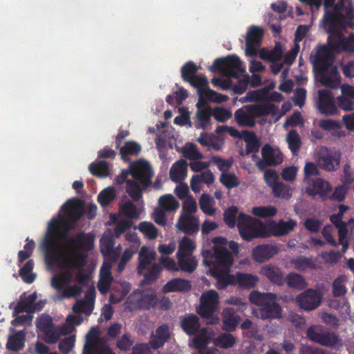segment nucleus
<instances>
[{"instance_id":"nucleus-35","label":"nucleus","mask_w":354,"mask_h":354,"mask_svg":"<svg viewBox=\"0 0 354 354\" xmlns=\"http://www.w3.org/2000/svg\"><path fill=\"white\" fill-rule=\"evenodd\" d=\"M180 205L172 194H165L158 199V207L167 212L176 211Z\"/></svg>"},{"instance_id":"nucleus-36","label":"nucleus","mask_w":354,"mask_h":354,"mask_svg":"<svg viewBox=\"0 0 354 354\" xmlns=\"http://www.w3.org/2000/svg\"><path fill=\"white\" fill-rule=\"evenodd\" d=\"M236 283L240 287L250 289L254 288L259 281L257 277L248 273L236 272Z\"/></svg>"},{"instance_id":"nucleus-48","label":"nucleus","mask_w":354,"mask_h":354,"mask_svg":"<svg viewBox=\"0 0 354 354\" xmlns=\"http://www.w3.org/2000/svg\"><path fill=\"white\" fill-rule=\"evenodd\" d=\"M178 258V263L180 270L188 273H192L198 266V261L195 257L187 256Z\"/></svg>"},{"instance_id":"nucleus-51","label":"nucleus","mask_w":354,"mask_h":354,"mask_svg":"<svg viewBox=\"0 0 354 354\" xmlns=\"http://www.w3.org/2000/svg\"><path fill=\"white\" fill-rule=\"evenodd\" d=\"M263 35L264 31L262 28L252 26L247 33L245 43H256L257 46H259Z\"/></svg>"},{"instance_id":"nucleus-37","label":"nucleus","mask_w":354,"mask_h":354,"mask_svg":"<svg viewBox=\"0 0 354 354\" xmlns=\"http://www.w3.org/2000/svg\"><path fill=\"white\" fill-rule=\"evenodd\" d=\"M291 266L297 270L304 272L307 269H315V263L305 256H300L290 260Z\"/></svg>"},{"instance_id":"nucleus-52","label":"nucleus","mask_w":354,"mask_h":354,"mask_svg":"<svg viewBox=\"0 0 354 354\" xmlns=\"http://www.w3.org/2000/svg\"><path fill=\"white\" fill-rule=\"evenodd\" d=\"M198 71V68L194 62H187L182 66L180 70L183 80L185 82H189L196 76Z\"/></svg>"},{"instance_id":"nucleus-42","label":"nucleus","mask_w":354,"mask_h":354,"mask_svg":"<svg viewBox=\"0 0 354 354\" xmlns=\"http://www.w3.org/2000/svg\"><path fill=\"white\" fill-rule=\"evenodd\" d=\"M193 87L197 88L198 95H207V90H211L208 86V80L205 75H196L188 82Z\"/></svg>"},{"instance_id":"nucleus-9","label":"nucleus","mask_w":354,"mask_h":354,"mask_svg":"<svg viewBox=\"0 0 354 354\" xmlns=\"http://www.w3.org/2000/svg\"><path fill=\"white\" fill-rule=\"evenodd\" d=\"M130 175L140 183L143 189H147L152 184L154 173L148 161L139 160L130 166Z\"/></svg>"},{"instance_id":"nucleus-53","label":"nucleus","mask_w":354,"mask_h":354,"mask_svg":"<svg viewBox=\"0 0 354 354\" xmlns=\"http://www.w3.org/2000/svg\"><path fill=\"white\" fill-rule=\"evenodd\" d=\"M272 190L273 195L277 198L289 199L292 196L289 185L281 182L275 183L272 187Z\"/></svg>"},{"instance_id":"nucleus-29","label":"nucleus","mask_w":354,"mask_h":354,"mask_svg":"<svg viewBox=\"0 0 354 354\" xmlns=\"http://www.w3.org/2000/svg\"><path fill=\"white\" fill-rule=\"evenodd\" d=\"M346 0H339L335 5L332 12L337 15L339 17L346 18L348 19H354V8L351 1L346 5Z\"/></svg>"},{"instance_id":"nucleus-16","label":"nucleus","mask_w":354,"mask_h":354,"mask_svg":"<svg viewBox=\"0 0 354 354\" xmlns=\"http://www.w3.org/2000/svg\"><path fill=\"white\" fill-rule=\"evenodd\" d=\"M333 187L330 183L322 178L313 179L306 188V193L315 198L319 196L321 198H326L331 194Z\"/></svg>"},{"instance_id":"nucleus-60","label":"nucleus","mask_w":354,"mask_h":354,"mask_svg":"<svg viewBox=\"0 0 354 354\" xmlns=\"http://www.w3.org/2000/svg\"><path fill=\"white\" fill-rule=\"evenodd\" d=\"M114 240L111 235H104L100 239V252L104 255H110L113 252Z\"/></svg>"},{"instance_id":"nucleus-14","label":"nucleus","mask_w":354,"mask_h":354,"mask_svg":"<svg viewBox=\"0 0 354 354\" xmlns=\"http://www.w3.org/2000/svg\"><path fill=\"white\" fill-rule=\"evenodd\" d=\"M317 106L319 112L325 115H334L338 112L333 93L326 89L319 91Z\"/></svg>"},{"instance_id":"nucleus-49","label":"nucleus","mask_w":354,"mask_h":354,"mask_svg":"<svg viewBox=\"0 0 354 354\" xmlns=\"http://www.w3.org/2000/svg\"><path fill=\"white\" fill-rule=\"evenodd\" d=\"M195 249L196 245L194 241L185 236L179 243L177 254H180L182 257L192 256V253Z\"/></svg>"},{"instance_id":"nucleus-12","label":"nucleus","mask_w":354,"mask_h":354,"mask_svg":"<svg viewBox=\"0 0 354 354\" xmlns=\"http://www.w3.org/2000/svg\"><path fill=\"white\" fill-rule=\"evenodd\" d=\"M262 158L259 159L256 165L260 170H264L268 166H276L283 160L282 153L275 150L269 145L266 144L261 149Z\"/></svg>"},{"instance_id":"nucleus-59","label":"nucleus","mask_w":354,"mask_h":354,"mask_svg":"<svg viewBox=\"0 0 354 354\" xmlns=\"http://www.w3.org/2000/svg\"><path fill=\"white\" fill-rule=\"evenodd\" d=\"M350 185H346L342 183V185L335 187L333 192L328 195L331 201H336L337 202H343L345 200L346 195L348 192Z\"/></svg>"},{"instance_id":"nucleus-19","label":"nucleus","mask_w":354,"mask_h":354,"mask_svg":"<svg viewBox=\"0 0 354 354\" xmlns=\"http://www.w3.org/2000/svg\"><path fill=\"white\" fill-rule=\"evenodd\" d=\"M171 337L169 327L167 324H163L159 326L151 336L149 345L151 348L158 350L162 348L166 342Z\"/></svg>"},{"instance_id":"nucleus-56","label":"nucleus","mask_w":354,"mask_h":354,"mask_svg":"<svg viewBox=\"0 0 354 354\" xmlns=\"http://www.w3.org/2000/svg\"><path fill=\"white\" fill-rule=\"evenodd\" d=\"M238 207L232 205L228 207L223 214V219L225 224L230 227L233 228L236 225V221H238Z\"/></svg>"},{"instance_id":"nucleus-17","label":"nucleus","mask_w":354,"mask_h":354,"mask_svg":"<svg viewBox=\"0 0 354 354\" xmlns=\"http://www.w3.org/2000/svg\"><path fill=\"white\" fill-rule=\"evenodd\" d=\"M180 326L183 331L189 336L207 330L205 328H201L199 317L193 313H186L184 316L180 317Z\"/></svg>"},{"instance_id":"nucleus-30","label":"nucleus","mask_w":354,"mask_h":354,"mask_svg":"<svg viewBox=\"0 0 354 354\" xmlns=\"http://www.w3.org/2000/svg\"><path fill=\"white\" fill-rule=\"evenodd\" d=\"M25 337L26 333L24 330H19L10 335L6 343L7 349L12 351H19L25 345Z\"/></svg>"},{"instance_id":"nucleus-8","label":"nucleus","mask_w":354,"mask_h":354,"mask_svg":"<svg viewBox=\"0 0 354 354\" xmlns=\"http://www.w3.org/2000/svg\"><path fill=\"white\" fill-rule=\"evenodd\" d=\"M308 338L313 342L331 348L342 346V340L338 335L333 332L323 333L319 327L312 326L306 330Z\"/></svg>"},{"instance_id":"nucleus-61","label":"nucleus","mask_w":354,"mask_h":354,"mask_svg":"<svg viewBox=\"0 0 354 354\" xmlns=\"http://www.w3.org/2000/svg\"><path fill=\"white\" fill-rule=\"evenodd\" d=\"M250 111L258 117L268 115L274 113V104H257L250 106Z\"/></svg>"},{"instance_id":"nucleus-7","label":"nucleus","mask_w":354,"mask_h":354,"mask_svg":"<svg viewBox=\"0 0 354 354\" xmlns=\"http://www.w3.org/2000/svg\"><path fill=\"white\" fill-rule=\"evenodd\" d=\"M209 70L211 71L217 70L228 78H238L240 73L245 71L241 59L234 54L216 59L213 64L209 66Z\"/></svg>"},{"instance_id":"nucleus-18","label":"nucleus","mask_w":354,"mask_h":354,"mask_svg":"<svg viewBox=\"0 0 354 354\" xmlns=\"http://www.w3.org/2000/svg\"><path fill=\"white\" fill-rule=\"evenodd\" d=\"M279 252V248L274 244H262L257 245L252 250V257L257 262H265Z\"/></svg>"},{"instance_id":"nucleus-62","label":"nucleus","mask_w":354,"mask_h":354,"mask_svg":"<svg viewBox=\"0 0 354 354\" xmlns=\"http://www.w3.org/2000/svg\"><path fill=\"white\" fill-rule=\"evenodd\" d=\"M139 230L145 234L149 239H154L158 236V230L156 226L147 221L140 223L138 225Z\"/></svg>"},{"instance_id":"nucleus-47","label":"nucleus","mask_w":354,"mask_h":354,"mask_svg":"<svg viewBox=\"0 0 354 354\" xmlns=\"http://www.w3.org/2000/svg\"><path fill=\"white\" fill-rule=\"evenodd\" d=\"M121 213L128 218L138 219L140 212L136 205L131 201L128 200L122 205H120Z\"/></svg>"},{"instance_id":"nucleus-63","label":"nucleus","mask_w":354,"mask_h":354,"mask_svg":"<svg viewBox=\"0 0 354 354\" xmlns=\"http://www.w3.org/2000/svg\"><path fill=\"white\" fill-rule=\"evenodd\" d=\"M220 181L228 189L236 187L240 184L238 178L233 173H223L220 176Z\"/></svg>"},{"instance_id":"nucleus-34","label":"nucleus","mask_w":354,"mask_h":354,"mask_svg":"<svg viewBox=\"0 0 354 354\" xmlns=\"http://www.w3.org/2000/svg\"><path fill=\"white\" fill-rule=\"evenodd\" d=\"M234 119L239 127H254L256 124L254 118L247 113L242 108L237 109L234 113Z\"/></svg>"},{"instance_id":"nucleus-21","label":"nucleus","mask_w":354,"mask_h":354,"mask_svg":"<svg viewBox=\"0 0 354 354\" xmlns=\"http://www.w3.org/2000/svg\"><path fill=\"white\" fill-rule=\"evenodd\" d=\"M222 329L226 332L236 330L240 321V316L236 314V311L232 307L223 309L222 312Z\"/></svg>"},{"instance_id":"nucleus-1","label":"nucleus","mask_w":354,"mask_h":354,"mask_svg":"<svg viewBox=\"0 0 354 354\" xmlns=\"http://www.w3.org/2000/svg\"><path fill=\"white\" fill-rule=\"evenodd\" d=\"M62 217L53 218L48 223L41 247L44 258L49 266L56 265L64 270H80L84 266L86 255L72 250H64L57 241V234L62 226Z\"/></svg>"},{"instance_id":"nucleus-27","label":"nucleus","mask_w":354,"mask_h":354,"mask_svg":"<svg viewBox=\"0 0 354 354\" xmlns=\"http://www.w3.org/2000/svg\"><path fill=\"white\" fill-rule=\"evenodd\" d=\"M191 283L189 280L176 278L169 281L162 288L164 292H173L189 291L191 289Z\"/></svg>"},{"instance_id":"nucleus-50","label":"nucleus","mask_w":354,"mask_h":354,"mask_svg":"<svg viewBox=\"0 0 354 354\" xmlns=\"http://www.w3.org/2000/svg\"><path fill=\"white\" fill-rule=\"evenodd\" d=\"M162 272V267L157 263L153 264L151 268L145 273L142 284L151 285L156 282Z\"/></svg>"},{"instance_id":"nucleus-38","label":"nucleus","mask_w":354,"mask_h":354,"mask_svg":"<svg viewBox=\"0 0 354 354\" xmlns=\"http://www.w3.org/2000/svg\"><path fill=\"white\" fill-rule=\"evenodd\" d=\"M142 150L141 145L135 141H127L124 145L120 148L121 158L124 160H127L128 156H137Z\"/></svg>"},{"instance_id":"nucleus-46","label":"nucleus","mask_w":354,"mask_h":354,"mask_svg":"<svg viewBox=\"0 0 354 354\" xmlns=\"http://www.w3.org/2000/svg\"><path fill=\"white\" fill-rule=\"evenodd\" d=\"M33 268L34 261L32 259H30L24 265L19 272V274L23 281L28 284L32 283L36 278V274L32 273Z\"/></svg>"},{"instance_id":"nucleus-64","label":"nucleus","mask_w":354,"mask_h":354,"mask_svg":"<svg viewBox=\"0 0 354 354\" xmlns=\"http://www.w3.org/2000/svg\"><path fill=\"white\" fill-rule=\"evenodd\" d=\"M183 156L189 160H198L203 158L195 144L189 143L183 149Z\"/></svg>"},{"instance_id":"nucleus-22","label":"nucleus","mask_w":354,"mask_h":354,"mask_svg":"<svg viewBox=\"0 0 354 354\" xmlns=\"http://www.w3.org/2000/svg\"><path fill=\"white\" fill-rule=\"evenodd\" d=\"M212 107L206 106L203 109H197L194 118L196 129L206 130L211 128Z\"/></svg>"},{"instance_id":"nucleus-10","label":"nucleus","mask_w":354,"mask_h":354,"mask_svg":"<svg viewBox=\"0 0 354 354\" xmlns=\"http://www.w3.org/2000/svg\"><path fill=\"white\" fill-rule=\"evenodd\" d=\"M342 153L339 151L323 147L317 153V164L326 171H335L339 168Z\"/></svg>"},{"instance_id":"nucleus-32","label":"nucleus","mask_w":354,"mask_h":354,"mask_svg":"<svg viewBox=\"0 0 354 354\" xmlns=\"http://www.w3.org/2000/svg\"><path fill=\"white\" fill-rule=\"evenodd\" d=\"M143 187L138 183L137 180H128L127 181L126 192L129 194L133 201L138 202L142 198Z\"/></svg>"},{"instance_id":"nucleus-54","label":"nucleus","mask_w":354,"mask_h":354,"mask_svg":"<svg viewBox=\"0 0 354 354\" xmlns=\"http://www.w3.org/2000/svg\"><path fill=\"white\" fill-rule=\"evenodd\" d=\"M212 198L208 194H203L199 199V206L205 214L213 216L216 209L212 205Z\"/></svg>"},{"instance_id":"nucleus-31","label":"nucleus","mask_w":354,"mask_h":354,"mask_svg":"<svg viewBox=\"0 0 354 354\" xmlns=\"http://www.w3.org/2000/svg\"><path fill=\"white\" fill-rule=\"evenodd\" d=\"M243 139L246 143V154L258 152L261 146L256 134L252 131L243 130Z\"/></svg>"},{"instance_id":"nucleus-57","label":"nucleus","mask_w":354,"mask_h":354,"mask_svg":"<svg viewBox=\"0 0 354 354\" xmlns=\"http://www.w3.org/2000/svg\"><path fill=\"white\" fill-rule=\"evenodd\" d=\"M277 212V208L273 206H257L252 209V213L260 218L272 217Z\"/></svg>"},{"instance_id":"nucleus-2","label":"nucleus","mask_w":354,"mask_h":354,"mask_svg":"<svg viewBox=\"0 0 354 354\" xmlns=\"http://www.w3.org/2000/svg\"><path fill=\"white\" fill-rule=\"evenodd\" d=\"M84 209V203L77 198L67 200L60 207L68 220L62 217V227L57 234V241L66 240V245L75 250H90L93 247V236L84 232L68 239L71 231L75 228V223L83 216Z\"/></svg>"},{"instance_id":"nucleus-33","label":"nucleus","mask_w":354,"mask_h":354,"mask_svg":"<svg viewBox=\"0 0 354 354\" xmlns=\"http://www.w3.org/2000/svg\"><path fill=\"white\" fill-rule=\"evenodd\" d=\"M281 314V308L277 303V301L272 302L270 305L259 309V315L262 319L270 318H279Z\"/></svg>"},{"instance_id":"nucleus-39","label":"nucleus","mask_w":354,"mask_h":354,"mask_svg":"<svg viewBox=\"0 0 354 354\" xmlns=\"http://www.w3.org/2000/svg\"><path fill=\"white\" fill-rule=\"evenodd\" d=\"M288 287L297 290H303L307 286V283L302 275L296 272H290L285 278Z\"/></svg>"},{"instance_id":"nucleus-26","label":"nucleus","mask_w":354,"mask_h":354,"mask_svg":"<svg viewBox=\"0 0 354 354\" xmlns=\"http://www.w3.org/2000/svg\"><path fill=\"white\" fill-rule=\"evenodd\" d=\"M187 162L180 159L173 164L169 171V176L173 182L178 183L187 176Z\"/></svg>"},{"instance_id":"nucleus-23","label":"nucleus","mask_w":354,"mask_h":354,"mask_svg":"<svg viewBox=\"0 0 354 354\" xmlns=\"http://www.w3.org/2000/svg\"><path fill=\"white\" fill-rule=\"evenodd\" d=\"M297 225V221L290 219L288 221L280 220L278 223L272 222L270 230L274 236H283L292 232Z\"/></svg>"},{"instance_id":"nucleus-41","label":"nucleus","mask_w":354,"mask_h":354,"mask_svg":"<svg viewBox=\"0 0 354 354\" xmlns=\"http://www.w3.org/2000/svg\"><path fill=\"white\" fill-rule=\"evenodd\" d=\"M116 197L115 189L109 186L100 192L97 196V202L102 207H107Z\"/></svg>"},{"instance_id":"nucleus-58","label":"nucleus","mask_w":354,"mask_h":354,"mask_svg":"<svg viewBox=\"0 0 354 354\" xmlns=\"http://www.w3.org/2000/svg\"><path fill=\"white\" fill-rule=\"evenodd\" d=\"M346 281V277L344 275H340L336 278L333 282V295L335 297H339L345 295L346 292V288L344 283Z\"/></svg>"},{"instance_id":"nucleus-40","label":"nucleus","mask_w":354,"mask_h":354,"mask_svg":"<svg viewBox=\"0 0 354 354\" xmlns=\"http://www.w3.org/2000/svg\"><path fill=\"white\" fill-rule=\"evenodd\" d=\"M89 171L93 176L100 178H106L109 175V165L105 160L92 162L89 165Z\"/></svg>"},{"instance_id":"nucleus-11","label":"nucleus","mask_w":354,"mask_h":354,"mask_svg":"<svg viewBox=\"0 0 354 354\" xmlns=\"http://www.w3.org/2000/svg\"><path fill=\"white\" fill-rule=\"evenodd\" d=\"M219 295L216 290H210L203 292L201 297L198 314L203 318H212L218 304Z\"/></svg>"},{"instance_id":"nucleus-45","label":"nucleus","mask_w":354,"mask_h":354,"mask_svg":"<svg viewBox=\"0 0 354 354\" xmlns=\"http://www.w3.org/2000/svg\"><path fill=\"white\" fill-rule=\"evenodd\" d=\"M286 142L291 152L293 154H297L301 147V140L300 136L296 130H290L288 133Z\"/></svg>"},{"instance_id":"nucleus-4","label":"nucleus","mask_w":354,"mask_h":354,"mask_svg":"<svg viewBox=\"0 0 354 354\" xmlns=\"http://www.w3.org/2000/svg\"><path fill=\"white\" fill-rule=\"evenodd\" d=\"M334 55L326 46H320L313 64L316 77L326 87L337 88L341 82V76L336 66H333Z\"/></svg>"},{"instance_id":"nucleus-20","label":"nucleus","mask_w":354,"mask_h":354,"mask_svg":"<svg viewBox=\"0 0 354 354\" xmlns=\"http://www.w3.org/2000/svg\"><path fill=\"white\" fill-rule=\"evenodd\" d=\"M180 231L187 235H194L199 230V219L194 215H182L177 223Z\"/></svg>"},{"instance_id":"nucleus-6","label":"nucleus","mask_w":354,"mask_h":354,"mask_svg":"<svg viewBox=\"0 0 354 354\" xmlns=\"http://www.w3.org/2000/svg\"><path fill=\"white\" fill-rule=\"evenodd\" d=\"M237 227L241 237L246 241L257 238H266L270 235L263 223L244 213H240L238 216Z\"/></svg>"},{"instance_id":"nucleus-3","label":"nucleus","mask_w":354,"mask_h":354,"mask_svg":"<svg viewBox=\"0 0 354 354\" xmlns=\"http://www.w3.org/2000/svg\"><path fill=\"white\" fill-rule=\"evenodd\" d=\"M212 257L214 260L205 259L203 262L209 268V274L216 279V288L224 290L227 286L235 284L234 276L230 274L234 262L230 252L227 248L214 246Z\"/></svg>"},{"instance_id":"nucleus-13","label":"nucleus","mask_w":354,"mask_h":354,"mask_svg":"<svg viewBox=\"0 0 354 354\" xmlns=\"http://www.w3.org/2000/svg\"><path fill=\"white\" fill-rule=\"evenodd\" d=\"M82 354H115L109 347L99 344L98 331L92 328L86 337Z\"/></svg>"},{"instance_id":"nucleus-24","label":"nucleus","mask_w":354,"mask_h":354,"mask_svg":"<svg viewBox=\"0 0 354 354\" xmlns=\"http://www.w3.org/2000/svg\"><path fill=\"white\" fill-rule=\"evenodd\" d=\"M261 273L272 283L282 286L284 283L283 274L281 269L272 265H265L261 268Z\"/></svg>"},{"instance_id":"nucleus-43","label":"nucleus","mask_w":354,"mask_h":354,"mask_svg":"<svg viewBox=\"0 0 354 354\" xmlns=\"http://www.w3.org/2000/svg\"><path fill=\"white\" fill-rule=\"evenodd\" d=\"M214 343L218 347L228 349L233 347L236 344V338L232 334L224 333L218 335Z\"/></svg>"},{"instance_id":"nucleus-5","label":"nucleus","mask_w":354,"mask_h":354,"mask_svg":"<svg viewBox=\"0 0 354 354\" xmlns=\"http://www.w3.org/2000/svg\"><path fill=\"white\" fill-rule=\"evenodd\" d=\"M344 19L339 17L333 12H327L324 15V25L327 27V32L330 34L327 39V48L332 54L333 52L339 53L342 50H344L345 37L341 33L340 28Z\"/></svg>"},{"instance_id":"nucleus-55","label":"nucleus","mask_w":354,"mask_h":354,"mask_svg":"<svg viewBox=\"0 0 354 354\" xmlns=\"http://www.w3.org/2000/svg\"><path fill=\"white\" fill-rule=\"evenodd\" d=\"M283 55L279 43H277L274 50L265 52L262 50L260 56L262 59H267L271 62H277L281 60Z\"/></svg>"},{"instance_id":"nucleus-44","label":"nucleus","mask_w":354,"mask_h":354,"mask_svg":"<svg viewBox=\"0 0 354 354\" xmlns=\"http://www.w3.org/2000/svg\"><path fill=\"white\" fill-rule=\"evenodd\" d=\"M72 281V274L67 272L59 275H55L51 279V286L58 291L64 290V288Z\"/></svg>"},{"instance_id":"nucleus-15","label":"nucleus","mask_w":354,"mask_h":354,"mask_svg":"<svg viewBox=\"0 0 354 354\" xmlns=\"http://www.w3.org/2000/svg\"><path fill=\"white\" fill-rule=\"evenodd\" d=\"M322 297L316 290L308 289L299 295L296 301L299 307L305 310H312L317 308L321 304Z\"/></svg>"},{"instance_id":"nucleus-25","label":"nucleus","mask_w":354,"mask_h":354,"mask_svg":"<svg viewBox=\"0 0 354 354\" xmlns=\"http://www.w3.org/2000/svg\"><path fill=\"white\" fill-rule=\"evenodd\" d=\"M249 299L251 303L263 308L270 305L272 302L277 301V296L271 292H259L254 290L250 292Z\"/></svg>"},{"instance_id":"nucleus-28","label":"nucleus","mask_w":354,"mask_h":354,"mask_svg":"<svg viewBox=\"0 0 354 354\" xmlns=\"http://www.w3.org/2000/svg\"><path fill=\"white\" fill-rule=\"evenodd\" d=\"M158 298L153 292H144L136 300V306L142 310H149L158 305Z\"/></svg>"}]
</instances>
